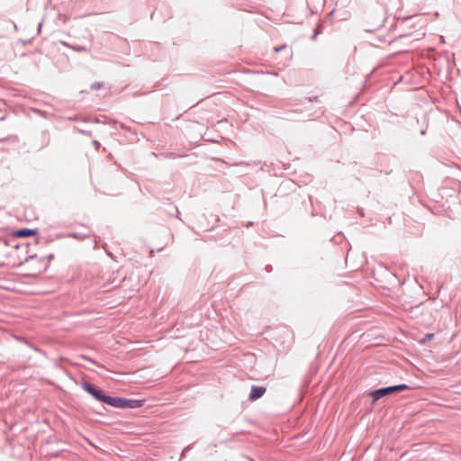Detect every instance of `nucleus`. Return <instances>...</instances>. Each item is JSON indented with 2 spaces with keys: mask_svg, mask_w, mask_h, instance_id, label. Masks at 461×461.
Wrapping results in <instances>:
<instances>
[{
  "mask_svg": "<svg viewBox=\"0 0 461 461\" xmlns=\"http://www.w3.org/2000/svg\"><path fill=\"white\" fill-rule=\"evenodd\" d=\"M143 400L121 398V409H137L143 406Z\"/></svg>",
  "mask_w": 461,
  "mask_h": 461,
  "instance_id": "3",
  "label": "nucleus"
},
{
  "mask_svg": "<svg viewBox=\"0 0 461 461\" xmlns=\"http://www.w3.org/2000/svg\"><path fill=\"white\" fill-rule=\"evenodd\" d=\"M82 388L91 394L95 400L103 402L105 393L102 390L87 382H84L82 384Z\"/></svg>",
  "mask_w": 461,
  "mask_h": 461,
  "instance_id": "2",
  "label": "nucleus"
},
{
  "mask_svg": "<svg viewBox=\"0 0 461 461\" xmlns=\"http://www.w3.org/2000/svg\"><path fill=\"white\" fill-rule=\"evenodd\" d=\"M408 388H409V386L407 384H397V385H392V386L383 387V388L375 390L370 393V395L373 397L374 401H377L385 395H388V394H391L393 393H397V392H401V391L406 390Z\"/></svg>",
  "mask_w": 461,
  "mask_h": 461,
  "instance_id": "1",
  "label": "nucleus"
},
{
  "mask_svg": "<svg viewBox=\"0 0 461 461\" xmlns=\"http://www.w3.org/2000/svg\"><path fill=\"white\" fill-rule=\"evenodd\" d=\"M286 48H287V46L285 44H284L282 46H278V47L274 48V51L275 52H280V51L285 50Z\"/></svg>",
  "mask_w": 461,
  "mask_h": 461,
  "instance_id": "9",
  "label": "nucleus"
},
{
  "mask_svg": "<svg viewBox=\"0 0 461 461\" xmlns=\"http://www.w3.org/2000/svg\"><path fill=\"white\" fill-rule=\"evenodd\" d=\"M103 402L113 407L120 408L121 397H112L105 394Z\"/></svg>",
  "mask_w": 461,
  "mask_h": 461,
  "instance_id": "6",
  "label": "nucleus"
},
{
  "mask_svg": "<svg viewBox=\"0 0 461 461\" xmlns=\"http://www.w3.org/2000/svg\"><path fill=\"white\" fill-rule=\"evenodd\" d=\"M191 448V446H187L186 447L184 448L183 452H182V456H184L185 455V453Z\"/></svg>",
  "mask_w": 461,
  "mask_h": 461,
  "instance_id": "12",
  "label": "nucleus"
},
{
  "mask_svg": "<svg viewBox=\"0 0 461 461\" xmlns=\"http://www.w3.org/2000/svg\"><path fill=\"white\" fill-rule=\"evenodd\" d=\"M433 337H434V334H432V333H428V334H426V335H425V337H424V340H429V339H431Z\"/></svg>",
  "mask_w": 461,
  "mask_h": 461,
  "instance_id": "10",
  "label": "nucleus"
},
{
  "mask_svg": "<svg viewBox=\"0 0 461 461\" xmlns=\"http://www.w3.org/2000/svg\"><path fill=\"white\" fill-rule=\"evenodd\" d=\"M36 234V230L33 229H20L14 232L15 237L27 238Z\"/></svg>",
  "mask_w": 461,
  "mask_h": 461,
  "instance_id": "5",
  "label": "nucleus"
},
{
  "mask_svg": "<svg viewBox=\"0 0 461 461\" xmlns=\"http://www.w3.org/2000/svg\"><path fill=\"white\" fill-rule=\"evenodd\" d=\"M266 391H267V388L264 386L252 385L251 392L249 393V398L250 401H256V400L259 399L260 397H262L264 395V393H266Z\"/></svg>",
  "mask_w": 461,
  "mask_h": 461,
  "instance_id": "4",
  "label": "nucleus"
},
{
  "mask_svg": "<svg viewBox=\"0 0 461 461\" xmlns=\"http://www.w3.org/2000/svg\"><path fill=\"white\" fill-rule=\"evenodd\" d=\"M93 145L95 146V149L100 148V142L97 140H93Z\"/></svg>",
  "mask_w": 461,
  "mask_h": 461,
  "instance_id": "11",
  "label": "nucleus"
},
{
  "mask_svg": "<svg viewBox=\"0 0 461 461\" xmlns=\"http://www.w3.org/2000/svg\"><path fill=\"white\" fill-rule=\"evenodd\" d=\"M420 134H421V135H425V134H426V131H425V130H421V131H420Z\"/></svg>",
  "mask_w": 461,
  "mask_h": 461,
  "instance_id": "13",
  "label": "nucleus"
},
{
  "mask_svg": "<svg viewBox=\"0 0 461 461\" xmlns=\"http://www.w3.org/2000/svg\"><path fill=\"white\" fill-rule=\"evenodd\" d=\"M104 86V84L103 83H100V82H95L94 83L92 86H91V88L94 89V90H98L100 88H102Z\"/></svg>",
  "mask_w": 461,
  "mask_h": 461,
  "instance_id": "8",
  "label": "nucleus"
},
{
  "mask_svg": "<svg viewBox=\"0 0 461 461\" xmlns=\"http://www.w3.org/2000/svg\"><path fill=\"white\" fill-rule=\"evenodd\" d=\"M63 45H65L77 52H85V51L88 50V49L86 46H82V45H71V44H68L66 42H63Z\"/></svg>",
  "mask_w": 461,
  "mask_h": 461,
  "instance_id": "7",
  "label": "nucleus"
}]
</instances>
